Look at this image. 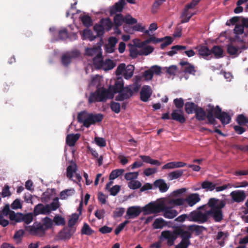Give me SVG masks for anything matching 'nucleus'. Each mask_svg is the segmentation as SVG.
<instances>
[{
	"instance_id": "obj_1",
	"label": "nucleus",
	"mask_w": 248,
	"mask_h": 248,
	"mask_svg": "<svg viewBox=\"0 0 248 248\" xmlns=\"http://www.w3.org/2000/svg\"><path fill=\"white\" fill-rule=\"evenodd\" d=\"M207 204L210 209L204 212L206 216V222L209 217L212 218L216 222H221L223 219L222 209L226 205V202L216 198H211Z\"/></svg>"
},
{
	"instance_id": "obj_2",
	"label": "nucleus",
	"mask_w": 248,
	"mask_h": 248,
	"mask_svg": "<svg viewBox=\"0 0 248 248\" xmlns=\"http://www.w3.org/2000/svg\"><path fill=\"white\" fill-rule=\"evenodd\" d=\"M208 108L207 109V114L204 109L201 107H198L195 109V118L199 121H203L206 118L208 120V123L210 124H216V119L214 117L213 111L214 110V107L210 104L208 106Z\"/></svg>"
},
{
	"instance_id": "obj_3",
	"label": "nucleus",
	"mask_w": 248,
	"mask_h": 248,
	"mask_svg": "<svg viewBox=\"0 0 248 248\" xmlns=\"http://www.w3.org/2000/svg\"><path fill=\"white\" fill-rule=\"evenodd\" d=\"M104 82L102 76L99 75L93 76L89 83L88 88L90 91H94L93 93H107L106 88L104 87Z\"/></svg>"
},
{
	"instance_id": "obj_4",
	"label": "nucleus",
	"mask_w": 248,
	"mask_h": 248,
	"mask_svg": "<svg viewBox=\"0 0 248 248\" xmlns=\"http://www.w3.org/2000/svg\"><path fill=\"white\" fill-rule=\"evenodd\" d=\"M201 198L198 193H192L187 196L185 198H177L172 199L170 202V204H174L175 205H184L186 202L188 206L192 207L200 202Z\"/></svg>"
},
{
	"instance_id": "obj_5",
	"label": "nucleus",
	"mask_w": 248,
	"mask_h": 248,
	"mask_svg": "<svg viewBox=\"0 0 248 248\" xmlns=\"http://www.w3.org/2000/svg\"><path fill=\"white\" fill-rule=\"evenodd\" d=\"M135 67L133 65H128L124 63L120 64L117 67L115 71V74L117 76L123 75L125 79L131 78L134 74Z\"/></svg>"
},
{
	"instance_id": "obj_6",
	"label": "nucleus",
	"mask_w": 248,
	"mask_h": 248,
	"mask_svg": "<svg viewBox=\"0 0 248 248\" xmlns=\"http://www.w3.org/2000/svg\"><path fill=\"white\" fill-rule=\"evenodd\" d=\"M248 49L246 46H241L238 41L234 39L233 42L227 46V52L233 58L237 57L242 51Z\"/></svg>"
},
{
	"instance_id": "obj_7",
	"label": "nucleus",
	"mask_w": 248,
	"mask_h": 248,
	"mask_svg": "<svg viewBox=\"0 0 248 248\" xmlns=\"http://www.w3.org/2000/svg\"><path fill=\"white\" fill-rule=\"evenodd\" d=\"M111 83L112 80H110V84L108 88H106V93H124V92L126 91V87H124V81L122 77L117 78L114 85H111Z\"/></svg>"
},
{
	"instance_id": "obj_8",
	"label": "nucleus",
	"mask_w": 248,
	"mask_h": 248,
	"mask_svg": "<svg viewBox=\"0 0 248 248\" xmlns=\"http://www.w3.org/2000/svg\"><path fill=\"white\" fill-rule=\"evenodd\" d=\"M213 115L214 118L219 120L223 125L227 124L231 121V117L229 114L225 111H222L221 108L218 106L214 107Z\"/></svg>"
},
{
	"instance_id": "obj_9",
	"label": "nucleus",
	"mask_w": 248,
	"mask_h": 248,
	"mask_svg": "<svg viewBox=\"0 0 248 248\" xmlns=\"http://www.w3.org/2000/svg\"><path fill=\"white\" fill-rule=\"evenodd\" d=\"M187 220L191 222H195L199 223L206 222V216L204 213L200 211H193L187 214Z\"/></svg>"
},
{
	"instance_id": "obj_10",
	"label": "nucleus",
	"mask_w": 248,
	"mask_h": 248,
	"mask_svg": "<svg viewBox=\"0 0 248 248\" xmlns=\"http://www.w3.org/2000/svg\"><path fill=\"white\" fill-rule=\"evenodd\" d=\"M139 48H135L130 52L131 56L135 58L138 55L147 56L151 54L154 50V48L151 46H137Z\"/></svg>"
},
{
	"instance_id": "obj_11",
	"label": "nucleus",
	"mask_w": 248,
	"mask_h": 248,
	"mask_svg": "<svg viewBox=\"0 0 248 248\" xmlns=\"http://www.w3.org/2000/svg\"><path fill=\"white\" fill-rule=\"evenodd\" d=\"M114 94H90L89 97L88 102L89 103L96 102H105L108 99H112Z\"/></svg>"
},
{
	"instance_id": "obj_12",
	"label": "nucleus",
	"mask_w": 248,
	"mask_h": 248,
	"mask_svg": "<svg viewBox=\"0 0 248 248\" xmlns=\"http://www.w3.org/2000/svg\"><path fill=\"white\" fill-rule=\"evenodd\" d=\"M161 73V67L158 65H154L143 72V78L145 80L150 81L153 78L154 75L159 76Z\"/></svg>"
},
{
	"instance_id": "obj_13",
	"label": "nucleus",
	"mask_w": 248,
	"mask_h": 248,
	"mask_svg": "<svg viewBox=\"0 0 248 248\" xmlns=\"http://www.w3.org/2000/svg\"><path fill=\"white\" fill-rule=\"evenodd\" d=\"M163 204L150 202L143 207V211L147 214H156L162 210Z\"/></svg>"
},
{
	"instance_id": "obj_14",
	"label": "nucleus",
	"mask_w": 248,
	"mask_h": 248,
	"mask_svg": "<svg viewBox=\"0 0 248 248\" xmlns=\"http://www.w3.org/2000/svg\"><path fill=\"white\" fill-rule=\"evenodd\" d=\"M103 118L104 115L101 113H89L87 120H86L85 123V127L88 128L92 124L101 122Z\"/></svg>"
},
{
	"instance_id": "obj_15",
	"label": "nucleus",
	"mask_w": 248,
	"mask_h": 248,
	"mask_svg": "<svg viewBox=\"0 0 248 248\" xmlns=\"http://www.w3.org/2000/svg\"><path fill=\"white\" fill-rule=\"evenodd\" d=\"M143 211L140 206H133L129 207L126 211L124 217L126 219L135 218L138 217Z\"/></svg>"
},
{
	"instance_id": "obj_16",
	"label": "nucleus",
	"mask_w": 248,
	"mask_h": 248,
	"mask_svg": "<svg viewBox=\"0 0 248 248\" xmlns=\"http://www.w3.org/2000/svg\"><path fill=\"white\" fill-rule=\"evenodd\" d=\"M76 231L75 227H65L60 232L59 236L61 240H68L75 233Z\"/></svg>"
},
{
	"instance_id": "obj_17",
	"label": "nucleus",
	"mask_w": 248,
	"mask_h": 248,
	"mask_svg": "<svg viewBox=\"0 0 248 248\" xmlns=\"http://www.w3.org/2000/svg\"><path fill=\"white\" fill-rule=\"evenodd\" d=\"M174 232L177 234V236H180L182 241L190 243L189 239L192 237V233L188 230L185 231L181 227H177L174 230Z\"/></svg>"
},
{
	"instance_id": "obj_18",
	"label": "nucleus",
	"mask_w": 248,
	"mask_h": 248,
	"mask_svg": "<svg viewBox=\"0 0 248 248\" xmlns=\"http://www.w3.org/2000/svg\"><path fill=\"white\" fill-rule=\"evenodd\" d=\"M161 236L167 240L168 246H172L174 245L175 241L177 238V234L170 231H164L162 232Z\"/></svg>"
},
{
	"instance_id": "obj_19",
	"label": "nucleus",
	"mask_w": 248,
	"mask_h": 248,
	"mask_svg": "<svg viewBox=\"0 0 248 248\" xmlns=\"http://www.w3.org/2000/svg\"><path fill=\"white\" fill-rule=\"evenodd\" d=\"M230 196L234 202H241L245 201L246 195L244 191L237 190L232 191Z\"/></svg>"
},
{
	"instance_id": "obj_20",
	"label": "nucleus",
	"mask_w": 248,
	"mask_h": 248,
	"mask_svg": "<svg viewBox=\"0 0 248 248\" xmlns=\"http://www.w3.org/2000/svg\"><path fill=\"white\" fill-rule=\"evenodd\" d=\"M33 213L35 216L40 214L47 215L50 213L49 204L44 205L42 203H39L34 208Z\"/></svg>"
},
{
	"instance_id": "obj_21",
	"label": "nucleus",
	"mask_w": 248,
	"mask_h": 248,
	"mask_svg": "<svg viewBox=\"0 0 248 248\" xmlns=\"http://www.w3.org/2000/svg\"><path fill=\"white\" fill-rule=\"evenodd\" d=\"M118 42L116 37H111L108 39V43L105 46V49L107 53H111L115 50V46Z\"/></svg>"
},
{
	"instance_id": "obj_22",
	"label": "nucleus",
	"mask_w": 248,
	"mask_h": 248,
	"mask_svg": "<svg viewBox=\"0 0 248 248\" xmlns=\"http://www.w3.org/2000/svg\"><path fill=\"white\" fill-rule=\"evenodd\" d=\"M164 212L163 216L167 218H173L177 216L178 213L174 209H172L171 207L163 205L162 210Z\"/></svg>"
},
{
	"instance_id": "obj_23",
	"label": "nucleus",
	"mask_w": 248,
	"mask_h": 248,
	"mask_svg": "<svg viewBox=\"0 0 248 248\" xmlns=\"http://www.w3.org/2000/svg\"><path fill=\"white\" fill-rule=\"evenodd\" d=\"M199 54L206 60H209L212 58V52L206 46H202L199 47Z\"/></svg>"
},
{
	"instance_id": "obj_24",
	"label": "nucleus",
	"mask_w": 248,
	"mask_h": 248,
	"mask_svg": "<svg viewBox=\"0 0 248 248\" xmlns=\"http://www.w3.org/2000/svg\"><path fill=\"white\" fill-rule=\"evenodd\" d=\"M126 2L124 0H120L116 2L110 9L111 15L115 14L117 12H121L123 11Z\"/></svg>"
},
{
	"instance_id": "obj_25",
	"label": "nucleus",
	"mask_w": 248,
	"mask_h": 248,
	"mask_svg": "<svg viewBox=\"0 0 248 248\" xmlns=\"http://www.w3.org/2000/svg\"><path fill=\"white\" fill-rule=\"evenodd\" d=\"M187 229L191 233L194 232L196 236L200 235L204 231L206 230V228L205 227L196 224L188 225Z\"/></svg>"
},
{
	"instance_id": "obj_26",
	"label": "nucleus",
	"mask_w": 248,
	"mask_h": 248,
	"mask_svg": "<svg viewBox=\"0 0 248 248\" xmlns=\"http://www.w3.org/2000/svg\"><path fill=\"white\" fill-rule=\"evenodd\" d=\"M80 137V134L79 133L68 134L66 138V143L70 147L74 146Z\"/></svg>"
},
{
	"instance_id": "obj_27",
	"label": "nucleus",
	"mask_w": 248,
	"mask_h": 248,
	"mask_svg": "<svg viewBox=\"0 0 248 248\" xmlns=\"http://www.w3.org/2000/svg\"><path fill=\"white\" fill-rule=\"evenodd\" d=\"M179 63L181 66H185V69L184 70L185 73H187L193 75H195L196 71L195 70V66L191 64V63L188 62L186 61H181Z\"/></svg>"
},
{
	"instance_id": "obj_28",
	"label": "nucleus",
	"mask_w": 248,
	"mask_h": 248,
	"mask_svg": "<svg viewBox=\"0 0 248 248\" xmlns=\"http://www.w3.org/2000/svg\"><path fill=\"white\" fill-rule=\"evenodd\" d=\"M155 188H158L161 192H165L169 189V186L163 179H158L154 183Z\"/></svg>"
},
{
	"instance_id": "obj_29",
	"label": "nucleus",
	"mask_w": 248,
	"mask_h": 248,
	"mask_svg": "<svg viewBox=\"0 0 248 248\" xmlns=\"http://www.w3.org/2000/svg\"><path fill=\"white\" fill-rule=\"evenodd\" d=\"M116 65V62L115 61L107 59L102 63L101 68L105 71H108L113 69Z\"/></svg>"
},
{
	"instance_id": "obj_30",
	"label": "nucleus",
	"mask_w": 248,
	"mask_h": 248,
	"mask_svg": "<svg viewBox=\"0 0 248 248\" xmlns=\"http://www.w3.org/2000/svg\"><path fill=\"white\" fill-rule=\"evenodd\" d=\"M171 118L173 120L179 122L181 124L184 123L186 122V119L182 112L179 110H174L171 113Z\"/></svg>"
},
{
	"instance_id": "obj_31",
	"label": "nucleus",
	"mask_w": 248,
	"mask_h": 248,
	"mask_svg": "<svg viewBox=\"0 0 248 248\" xmlns=\"http://www.w3.org/2000/svg\"><path fill=\"white\" fill-rule=\"evenodd\" d=\"M244 27L240 23H237L234 29V33H235L234 39L236 41L240 40V36L244 34Z\"/></svg>"
},
{
	"instance_id": "obj_32",
	"label": "nucleus",
	"mask_w": 248,
	"mask_h": 248,
	"mask_svg": "<svg viewBox=\"0 0 248 248\" xmlns=\"http://www.w3.org/2000/svg\"><path fill=\"white\" fill-rule=\"evenodd\" d=\"M77 170V165L75 162H71L66 169V176L70 179H71L73 176L74 173H76Z\"/></svg>"
},
{
	"instance_id": "obj_33",
	"label": "nucleus",
	"mask_w": 248,
	"mask_h": 248,
	"mask_svg": "<svg viewBox=\"0 0 248 248\" xmlns=\"http://www.w3.org/2000/svg\"><path fill=\"white\" fill-rule=\"evenodd\" d=\"M163 41V38H156L155 37H151L147 40L140 42L136 45L137 46H146L147 44L153 42L154 43H157L159 42H162Z\"/></svg>"
},
{
	"instance_id": "obj_34",
	"label": "nucleus",
	"mask_w": 248,
	"mask_h": 248,
	"mask_svg": "<svg viewBox=\"0 0 248 248\" xmlns=\"http://www.w3.org/2000/svg\"><path fill=\"white\" fill-rule=\"evenodd\" d=\"M140 157L143 162L146 163L156 166H160L161 165V163L158 160L153 159L150 156L141 155Z\"/></svg>"
},
{
	"instance_id": "obj_35",
	"label": "nucleus",
	"mask_w": 248,
	"mask_h": 248,
	"mask_svg": "<svg viewBox=\"0 0 248 248\" xmlns=\"http://www.w3.org/2000/svg\"><path fill=\"white\" fill-rule=\"evenodd\" d=\"M104 30L109 31L113 26V23L109 18H102L100 21Z\"/></svg>"
},
{
	"instance_id": "obj_36",
	"label": "nucleus",
	"mask_w": 248,
	"mask_h": 248,
	"mask_svg": "<svg viewBox=\"0 0 248 248\" xmlns=\"http://www.w3.org/2000/svg\"><path fill=\"white\" fill-rule=\"evenodd\" d=\"M212 54H213L216 58H221L223 56V50L222 48L218 46L213 47L211 49Z\"/></svg>"
},
{
	"instance_id": "obj_37",
	"label": "nucleus",
	"mask_w": 248,
	"mask_h": 248,
	"mask_svg": "<svg viewBox=\"0 0 248 248\" xmlns=\"http://www.w3.org/2000/svg\"><path fill=\"white\" fill-rule=\"evenodd\" d=\"M197 105L192 102H186L185 104V110L188 114L192 113L195 112V109L198 108Z\"/></svg>"
},
{
	"instance_id": "obj_38",
	"label": "nucleus",
	"mask_w": 248,
	"mask_h": 248,
	"mask_svg": "<svg viewBox=\"0 0 248 248\" xmlns=\"http://www.w3.org/2000/svg\"><path fill=\"white\" fill-rule=\"evenodd\" d=\"M94 231L90 227L87 223H84L81 230V234L91 235L94 233Z\"/></svg>"
},
{
	"instance_id": "obj_39",
	"label": "nucleus",
	"mask_w": 248,
	"mask_h": 248,
	"mask_svg": "<svg viewBox=\"0 0 248 248\" xmlns=\"http://www.w3.org/2000/svg\"><path fill=\"white\" fill-rule=\"evenodd\" d=\"M216 186V184L208 181H203L201 184L202 188L206 189V191H213Z\"/></svg>"
},
{
	"instance_id": "obj_40",
	"label": "nucleus",
	"mask_w": 248,
	"mask_h": 248,
	"mask_svg": "<svg viewBox=\"0 0 248 248\" xmlns=\"http://www.w3.org/2000/svg\"><path fill=\"white\" fill-rule=\"evenodd\" d=\"M183 170H176L169 173L168 177L170 180H172L180 178L183 175Z\"/></svg>"
},
{
	"instance_id": "obj_41",
	"label": "nucleus",
	"mask_w": 248,
	"mask_h": 248,
	"mask_svg": "<svg viewBox=\"0 0 248 248\" xmlns=\"http://www.w3.org/2000/svg\"><path fill=\"white\" fill-rule=\"evenodd\" d=\"M165 224L166 221L163 218H158L154 221L153 224V227L155 229H161Z\"/></svg>"
},
{
	"instance_id": "obj_42",
	"label": "nucleus",
	"mask_w": 248,
	"mask_h": 248,
	"mask_svg": "<svg viewBox=\"0 0 248 248\" xmlns=\"http://www.w3.org/2000/svg\"><path fill=\"white\" fill-rule=\"evenodd\" d=\"M100 53V48L98 47L95 46L91 48H87L86 49V54L88 56H96Z\"/></svg>"
},
{
	"instance_id": "obj_43",
	"label": "nucleus",
	"mask_w": 248,
	"mask_h": 248,
	"mask_svg": "<svg viewBox=\"0 0 248 248\" xmlns=\"http://www.w3.org/2000/svg\"><path fill=\"white\" fill-rule=\"evenodd\" d=\"M75 192V191L73 188L65 189L60 193V198L62 200L66 199L68 197L73 195Z\"/></svg>"
},
{
	"instance_id": "obj_44",
	"label": "nucleus",
	"mask_w": 248,
	"mask_h": 248,
	"mask_svg": "<svg viewBox=\"0 0 248 248\" xmlns=\"http://www.w3.org/2000/svg\"><path fill=\"white\" fill-rule=\"evenodd\" d=\"M46 230L44 225L41 223L34 224L31 229V232L34 233H37L39 232H44Z\"/></svg>"
},
{
	"instance_id": "obj_45",
	"label": "nucleus",
	"mask_w": 248,
	"mask_h": 248,
	"mask_svg": "<svg viewBox=\"0 0 248 248\" xmlns=\"http://www.w3.org/2000/svg\"><path fill=\"white\" fill-rule=\"evenodd\" d=\"M88 114L85 111L80 112L78 114V122L83 124V125L85 127V123L86 120H87Z\"/></svg>"
},
{
	"instance_id": "obj_46",
	"label": "nucleus",
	"mask_w": 248,
	"mask_h": 248,
	"mask_svg": "<svg viewBox=\"0 0 248 248\" xmlns=\"http://www.w3.org/2000/svg\"><path fill=\"white\" fill-rule=\"evenodd\" d=\"M114 22L116 26H121L124 22V17L121 14H117L114 17Z\"/></svg>"
},
{
	"instance_id": "obj_47",
	"label": "nucleus",
	"mask_w": 248,
	"mask_h": 248,
	"mask_svg": "<svg viewBox=\"0 0 248 248\" xmlns=\"http://www.w3.org/2000/svg\"><path fill=\"white\" fill-rule=\"evenodd\" d=\"M124 169H116L112 170L109 176V180H114L119 176L122 175L124 172Z\"/></svg>"
},
{
	"instance_id": "obj_48",
	"label": "nucleus",
	"mask_w": 248,
	"mask_h": 248,
	"mask_svg": "<svg viewBox=\"0 0 248 248\" xmlns=\"http://www.w3.org/2000/svg\"><path fill=\"white\" fill-rule=\"evenodd\" d=\"M172 50L167 52V54L170 56H172L177 53V51L185 50L186 46H184L176 45L172 47Z\"/></svg>"
},
{
	"instance_id": "obj_49",
	"label": "nucleus",
	"mask_w": 248,
	"mask_h": 248,
	"mask_svg": "<svg viewBox=\"0 0 248 248\" xmlns=\"http://www.w3.org/2000/svg\"><path fill=\"white\" fill-rule=\"evenodd\" d=\"M94 64L96 65L99 68H101L102 66V64L103 63L104 61L103 60L102 56L101 53H99L96 55L93 59Z\"/></svg>"
},
{
	"instance_id": "obj_50",
	"label": "nucleus",
	"mask_w": 248,
	"mask_h": 248,
	"mask_svg": "<svg viewBox=\"0 0 248 248\" xmlns=\"http://www.w3.org/2000/svg\"><path fill=\"white\" fill-rule=\"evenodd\" d=\"M96 38L95 36L93 34V32L89 30H84L83 32V39H88L90 41H93Z\"/></svg>"
},
{
	"instance_id": "obj_51",
	"label": "nucleus",
	"mask_w": 248,
	"mask_h": 248,
	"mask_svg": "<svg viewBox=\"0 0 248 248\" xmlns=\"http://www.w3.org/2000/svg\"><path fill=\"white\" fill-rule=\"evenodd\" d=\"M248 117H246L244 114H239L236 118V122L240 125H245L248 123Z\"/></svg>"
},
{
	"instance_id": "obj_52",
	"label": "nucleus",
	"mask_w": 248,
	"mask_h": 248,
	"mask_svg": "<svg viewBox=\"0 0 248 248\" xmlns=\"http://www.w3.org/2000/svg\"><path fill=\"white\" fill-rule=\"evenodd\" d=\"M109 106L112 111L117 114L120 113L121 111V105L120 103L112 101L110 103Z\"/></svg>"
},
{
	"instance_id": "obj_53",
	"label": "nucleus",
	"mask_w": 248,
	"mask_h": 248,
	"mask_svg": "<svg viewBox=\"0 0 248 248\" xmlns=\"http://www.w3.org/2000/svg\"><path fill=\"white\" fill-rule=\"evenodd\" d=\"M126 93H133V92H138L139 91L140 86L137 83H135L132 85L126 87Z\"/></svg>"
},
{
	"instance_id": "obj_54",
	"label": "nucleus",
	"mask_w": 248,
	"mask_h": 248,
	"mask_svg": "<svg viewBox=\"0 0 248 248\" xmlns=\"http://www.w3.org/2000/svg\"><path fill=\"white\" fill-rule=\"evenodd\" d=\"M128 187L132 189H136L141 186V183L137 180H132L128 183Z\"/></svg>"
},
{
	"instance_id": "obj_55",
	"label": "nucleus",
	"mask_w": 248,
	"mask_h": 248,
	"mask_svg": "<svg viewBox=\"0 0 248 248\" xmlns=\"http://www.w3.org/2000/svg\"><path fill=\"white\" fill-rule=\"evenodd\" d=\"M72 59L69 53L66 52L62 57V62L65 66H68L71 62Z\"/></svg>"
},
{
	"instance_id": "obj_56",
	"label": "nucleus",
	"mask_w": 248,
	"mask_h": 248,
	"mask_svg": "<svg viewBox=\"0 0 248 248\" xmlns=\"http://www.w3.org/2000/svg\"><path fill=\"white\" fill-rule=\"evenodd\" d=\"M125 212V209L123 207L117 208L113 213V217L114 218L121 217Z\"/></svg>"
},
{
	"instance_id": "obj_57",
	"label": "nucleus",
	"mask_w": 248,
	"mask_h": 248,
	"mask_svg": "<svg viewBox=\"0 0 248 248\" xmlns=\"http://www.w3.org/2000/svg\"><path fill=\"white\" fill-rule=\"evenodd\" d=\"M79 218V215L77 214H73L71 218L69 219L68 222V226L70 227H74V225L76 224Z\"/></svg>"
},
{
	"instance_id": "obj_58",
	"label": "nucleus",
	"mask_w": 248,
	"mask_h": 248,
	"mask_svg": "<svg viewBox=\"0 0 248 248\" xmlns=\"http://www.w3.org/2000/svg\"><path fill=\"white\" fill-rule=\"evenodd\" d=\"M139 176L138 172H130L125 174L124 178L127 180H133L138 178Z\"/></svg>"
},
{
	"instance_id": "obj_59",
	"label": "nucleus",
	"mask_w": 248,
	"mask_h": 248,
	"mask_svg": "<svg viewBox=\"0 0 248 248\" xmlns=\"http://www.w3.org/2000/svg\"><path fill=\"white\" fill-rule=\"evenodd\" d=\"M50 213L51 211H55L60 207L58 198H55L50 204H49Z\"/></svg>"
},
{
	"instance_id": "obj_60",
	"label": "nucleus",
	"mask_w": 248,
	"mask_h": 248,
	"mask_svg": "<svg viewBox=\"0 0 248 248\" xmlns=\"http://www.w3.org/2000/svg\"><path fill=\"white\" fill-rule=\"evenodd\" d=\"M93 29L94 31L96 32L97 36L103 35L104 33L105 30L100 23V24H95L93 27Z\"/></svg>"
},
{
	"instance_id": "obj_61",
	"label": "nucleus",
	"mask_w": 248,
	"mask_h": 248,
	"mask_svg": "<svg viewBox=\"0 0 248 248\" xmlns=\"http://www.w3.org/2000/svg\"><path fill=\"white\" fill-rule=\"evenodd\" d=\"M164 69H166V72L170 75H175L178 71L177 66L174 65H171L169 67H165Z\"/></svg>"
},
{
	"instance_id": "obj_62",
	"label": "nucleus",
	"mask_w": 248,
	"mask_h": 248,
	"mask_svg": "<svg viewBox=\"0 0 248 248\" xmlns=\"http://www.w3.org/2000/svg\"><path fill=\"white\" fill-rule=\"evenodd\" d=\"M238 43H239L241 46H247L248 48V32L244 33L243 36H241L240 40H238Z\"/></svg>"
},
{
	"instance_id": "obj_63",
	"label": "nucleus",
	"mask_w": 248,
	"mask_h": 248,
	"mask_svg": "<svg viewBox=\"0 0 248 248\" xmlns=\"http://www.w3.org/2000/svg\"><path fill=\"white\" fill-rule=\"evenodd\" d=\"M137 20L132 17L130 15L124 17V22L127 24L132 25L137 23Z\"/></svg>"
},
{
	"instance_id": "obj_64",
	"label": "nucleus",
	"mask_w": 248,
	"mask_h": 248,
	"mask_svg": "<svg viewBox=\"0 0 248 248\" xmlns=\"http://www.w3.org/2000/svg\"><path fill=\"white\" fill-rule=\"evenodd\" d=\"M59 37L61 40H65L68 38L69 34L66 29H62L59 32Z\"/></svg>"
}]
</instances>
